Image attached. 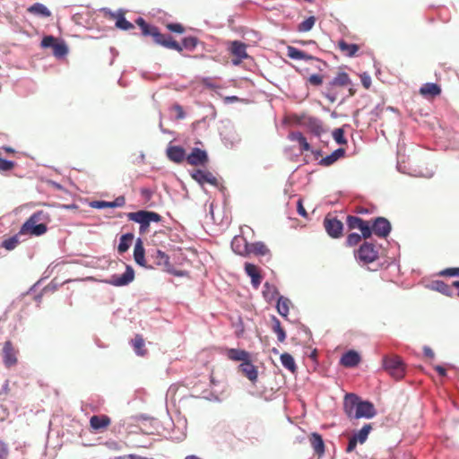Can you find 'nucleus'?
Returning <instances> with one entry per match:
<instances>
[{
    "mask_svg": "<svg viewBox=\"0 0 459 459\" xmlns=\"http://www.w3.org/2000/svg\"><path fill=\"white\" fill-rule=\"evenodd\" d=\"M3 361L6 368H12L18 362V351L14 348L11 341H6L3 347Z\"/></svg>",
    "mask_w": 459,
    "mask_h": 459,
    "instance_id": "11",
    "label": "nucleus"
},
{
    "mask_svg": "<svg viewBox=\"0 0 459 459\" xmlns=\"http://www.w3.org/2000/svg\"><path fill=\"white\" fill-rule=\"evenodd\" d=\"M309 442L313 447L315 453L318 456H322L325 454V443L321 435L317 433H312L309 436Z\"/></svg>",
    "mask_w": 459,
    "mask_h": 459,
    "instance_id": "27",
    "label": "nucleus"
},
{
    "mask_svg": "<svg viewBox=\"0 0 459 459\" xmlns=\"http://www.w3.org/2000/svg\"><path fill=\"white\" fill-rule=\"evenodd\" d=\"M358 442L359 441L356 439V437L354 436L351 437L350 438V440H349V443H348V446H347V448H346V452L347 453L352 452L355 449Z\"/></svg>",
    "mask_w": 459,
    "mask_h": 459,
    "instance_id": "55",
    "label": "nucleus"
},
{
    "mask_svg": "<svg viewBox=\"0 0 459 459\" xmlns=\"http://www.w3.org/2000/svg\"><path fill=\"white\" fill-rule=\"evenodd\" d=\"M452 286L453 287H455L458 289V292H457V295L459 296V281H455L453 283H452Z\"/></svg>",
    "mask_w": 459,
    "mask_h": 459,
    "instance_id": "62",
    "label": "nucleus"
},
{
    "mask_svg": "<svg viewBox=\"0 0 459 459\" xmlns=\"http://www.w3.org/2000/svg\"><path fill=\"white\" fill-rule=\"evenodd\" d=\"M324 227L333 238H339L342 236L343 224L334 217L326 216L324 220Z\"/></svg>",
    "mask_w": 459,
    "mask_h": 459,
    "instance_id": "9",
    "label": "nucleus"
},
{
    "mask_svg": "<svg viewBox=\"0 0 459 459\" xmlns=\"http://www.w3.org/2000/svg\"><path fill=\"white\" fill-rule=\"evenodd\" d=\"M360 362V356L355 351L345 352L341 358V364L346 368H353Z\"/></svg>",
    "mask_w": 459,
    "mask_h": 459,
    "instance_id": "24",
    "label": "nucleus"
},
{
    "mask_svg": "<svg viewBox=\"0 0 459 459\" xmlns=\"http://www.w3.org/2000/svg\"><path fill=\"white\" fill-rule=\"evenodd\" d=\"M355 257L364 264H370L377 259L378 251L373 244L365 242L355 252Z\"/></svg>",
    "mask_w": 459,
    "mask_h": 459,
    "instance_id": "6",
    "label": "nucleus"
},
{
    "mask_svg": "<svg viewBox=\"0 0 459 459\" xmlns=\"http://www.w3.org/2000/svg\"><path fill=\"white\" fill-rule=\"evenodd\" d=\"M173 109L176 111L177 118H178V119L184 118L185 112H184L183 108L180 105H178V104L174 105Z\"/></svg>",
    "mask_w": 459,
    "mask_h": 459,
    "instance_id": "56",
    "label": "nucleus"
},
{
    "mask_svg": "<svg viewBox=\"0 0 459 459\" xmlns=\"http://www.w3.org/2000/svg\"><path fill=\"white\" fill-rule=\"evenodd\" d=\"M19 243V238L17 235H15L4 239L2 243V247H4L6 250L11 251L13 250L18 246Z\"/></svg>",
    "mask_w": 459,
    "mask_h": 459,
    "instance_id": "42",
    "label": "nucleus"
},
{
    "mask_svg": "<svg viewBox=\"0 0 459 459\" xmlns=\"http://www.w3.org/2000/svg\"><path fill=\"white\" fill-rule=\"evenodd\" d=\"M152 259H153V263L158 266H162L165 271H170V262L169 257L167 254L160 250H156L153 255H151Z\"/></svg>",
    "mask_w": 459,
    "mask_h": 459,
    "instance_id": "25",
    "label": "nucleus"
},
{
    "mask_svg": "<svg viewBox=\"0 0 459 459\" xmlns=\"http://www.w3.org/2000/svg\"><path fill=\"white\" fill-rule=\"evenodd\" d=\"M371 425L370 424H366L362 427V429L359 431V433H357L356 435H354V437H356V439L359 442V443H364L367 438H368V436L371 430Z\"/></svg>",
    "mask_w": 459,
    "mask_h": 459,
    "instance_id": "41",
    "label": "nucleus"
},
{
    "mask_svg": "<svg viewBox=\"0 0 459 459\" xmlns=\"http://www.w3.org/2000/svg\"><path fill=\"white\" fill-rule=\"evenodd\" d=\"M134 279V269L126 265V272L121 274H113L109 277L108 280H107V282L110 285L120 287V286H126L132 282Z\"/></svg>",
    "mask_w": 459,
    "mask_h": 459,
    "instance_id": "10",
    "label": "nucleus"
},
{
    "mask_svg": "<svg viewBox=\"0 0 459 459\" xmlns=\"http://www.w3.org/2000/svg\"><path fill=\"white\" fill-rule=\"evenodd\" d=\"M442 276H459V268H446L440 272Z\"/></svg>",
    "mask_w": 459,
    "mask_h": 459,
    "instance_id": "53",
    "label": "nucleus"
},
{
    "mask_svg": "<svg viewBox=\"0 0 459 459\" xmlns=\"http://www.w3.org/2000/svg\"><path fill=\"white\" fill-rule=\"evenodd\" d=\"M333 137L335 140V142L339 144H345L347 143L344 137V131L342 128H336L333 132Z\"/></svg>",
    "mask_w": 459,
    "mask_h": 459,
    "instance_id": "46",
    "label": "nucleus"
},
{
    "mask_svg": "<svg viewBox=\"0 0 459 459\" xmlns=\"http://www.w3.org/2000/svg\"><path fill=\"white\" fill-rule=\"evenodd\" d=\"M231 246L234 252L241 255H247L249 254L264 255L269 252V249L264 243L256 242L248 245L246 239L242 237L234 238Z\"/></svg>",
    "mask_w": 459,
    "mask_h": 459,
    "instance_id": "2",
    "label": "nucleus"
},
{
    "mask_svg": "<svg viewBox=\"0 0 459 459\" xmlns=\"http://www.w3.org/2000/svg\"><path fill=\"white\" fill-rule=\"evenodd\" d=\"M166 28L169 31L178 33V34H182L185 32V28L180 23H168V24H166Z\"/></svg>",
    "mask_w": 459,
    "mask_h": 459,
    "instance_id": "48",
    "label": "nucleus"
},
{
    "mask_svg": "<svg viewBox=\"0 0 459 459\" xmlns=\"http://www.w3.org/2000/svg\"><path fill=\"white\" fill-rule=\"evenodd\" d=\"M290 305L291 302L289 299L281 296L277 301V310L279 314L281 316L286 317L289 314Z\"/></svg>",
    "mask_w": 459,
    "mask_h": 459,
    "instance_id": "34",
    "label": "nucleus"
},
{
    "mask_svg": "<svg viewBox=\"0 0 459 459\" xmlns=\"http://www.w3.org/2000/svg\"><path fill=\"white\" fill-rule=\"evenodd\" d=\"M127 218L140 224V233L148 231L152 221L160 222L161 221V216L159 213L150 211L129 212Z\"/></svg>",
    "mask_w": 459,
    "mask_h": 459,
    "instance_id": "4",
    "label": "nucleus"
},
{
    "mask_svg": "<svg viewBox=\"0 0 459 459\" xmlns=\"http://www.w3.org/2000/svg\"><path fill=\"white\" fill-rule=\"evenodd\" d=\"M245 272L251 278L252 285L256 289L262 281V276L258 267L253 264H245Z\"/></svg>",
    "mask_w": 459,
    "mask_h": 459,
    "instance_id": "20",
    "label": "nucleus"
},
{
    "mask_svg": "<svg viewBox=\"0 0 459 459\" xmlns=\"http://www.w3.org/2000/svg\"><path fill=\"white\" fill-rule=\"evenodd\" d=\"M361 238L363 237L358 233H351L347 236L346 244L349 247L356 246L360 242Z\"/></svg>",
    "mask_w": 459,
    "mask_h": 459,
    "instance_id": "47",
    "label": "nucleus"
},
{
    "mask_svg": "<svg viewBox=\"0 0 459 459\" xmlns=\"http://www.w3.org/2000/svg\"><path fill=\"white\" fill-rule=\"evenodd\" d=\"M126 204V199L124 196L117 197L113 202H106V201H93L91 203V207L95 209H104V208H115V207H122Z\"/></svg>",
    "mask_w": 459,
    "mask_h": 459,
    "instance_id": "21",
    "label": "nucleus"
},
{
    "mask_svg": "<svg viewBox=\"0 0 459 459\" xmlns=\"http://www.w3.org/2000/svg\"><path fill=\"white\" fill-rule=\"evenodd\" d=\"M298 212L299 215L303 216V217H307V213L302 204V201L301 200H299L298 201Z\"/></svg>",
    "mask_w": 459,
    "mask_h": 459,
    "instance_id": "57",
    "label": "nucleus"
},
{
    "mask_svg": "<svg viewBox=\"0 0 459 459\" xmlns=\"http://www.w3.org/2000/svg\"><path fill=\"white\" fill-rule=\"evenodd\" d=\"M15 162L4 160L0 157V172L11 171L14 169Z\"/></svg>",
    "mask_w": 459,
    "mask_h": 459,
    "instance_id": "45",
    "label": "nucleus"
},
{
    "mask_svg": "<svg viewBox=\"0 0 459 459\" xmlns=\"http://www.w3.org/2000/svg\"><path fill=\"white\" fill-rule=\"evenodd\" d=\"M264 288H266L268 290H270L272 289V290H273V292H275V289H274V287L271 286L268 282H266V283L264 284Z\"/></svg>",
    "mask_w": 459,
    "mask_h": 459,
    "instance_id": "61",
    "label": "nucleus"
},
{
    "mask_svg": "<svg viewBox=\"0 0 459 459\" xmlns=\"http://www.w3.org/2000/svg\"><path fill=\"white\" fill-rule=\"evenodd\" d=\"M362 400L355 394H347L343 401V410L349 419L353 420L359 411V405Z\"/></svg>",
    "mask_w": 459,
    "mask_h": 459,
    "instance_id": "8",
    "label": "nucleus"
},
{
    "mask_svg": "<svg viewBox=\"0 0 459 459\" xmlns=\"http://www.w3.org/2000/svg\"><path fill=\"white\" fill-rule=\"evenodd\" d=\"M424 354H425V356L431 358V359L434 358V356H435L434 351L429 347L424 348Z\"/></svg>",
    "mask_w": 459,
    "mask_h": 459,
    "instance_id": "59",
    "label": "nucleus"
},
{
    "mask_svg": "<svg viewBox=\"0 0 459 459\" xmlns=\"http://www.w3.org/2000/svg\"><path fill=\"white\" fill-rule=\"evenodd\" d=\"M355 93H356V90H355V89H353L352 87H351V88L349 89V95H350V96H353Z\"/></svg>",
    "mask_w": 459,
    "mask_h": 459,
    "instance_id": "63",
    "label": "nucleus"
},
{
    "mask_svg": "<svg viewBox=\"0 0 459 459\" xmlns=\"http://www.w3.org/2000/svg\"><path fill=\"white\" fill-rule=\"evenodd\" d=\"M290 139L293 142H297L302 152L310 150L309 143H307L306 137L301 133L292 132L290 134Z\"/></svg>",
    "mask_w": 459,
    "mask_h": 459,
    "instance_id": "32",
    "label": "nucleus"
},
{
    "mask_svg": "<svg viewBox=\"0 0 459 459\" xmlns=\"http://www.w3.org/2000/svg\"><path fill=\"white\" fill-rule=\"evenodd\" d=\"M135 22L141 28L143 36H152L156 44L164 48L182 52L183 48L194 50L197 46L198 39L195 37H186L179 44L171 36L162 34L157 27L148 24L142 17L136 19Z\"/></svg>",
    "mask_w": 459,
    "mask_h": 459,
    "instance_id": "1",
    "label": "nucleus"
},
{
    "mask_svg": "<svg viewBox=\"0 0 459 459\" xmlns=\"http://www.w3.org/2000/svg\"><path fill=\"white\" fill-rule=\"evenodd\" d=\"M360 81L366 89H369L371 86V77L367 73L360 74Z\"/></svg>",
    "mask_w": 459,
    "mask_h": 459,
    "instance_id": "54",
    "label": "nucleus"
},
{
    "mask_svg": "<svg viewBox=\"0 0 459 459\" xmlns=\"http://www.w3.org/2000/svg\"><path fill=\"white\" fill-rule=\"evenodd\" d=\"M57 39L53 36H46L43 38L41 41L42 48H54L55 44L56 43Z\"/></svg>",
    "mask_w": 459,
    "mask_h": 459,
    "instance_id": "49",
    "label": "nucleus"
},
{
    "mask_svg": "<svg viewBox=\"0 0 459 459\" xmlns=\"http://www.w3.org/2000/svg\"><path fill=\"white\" fill-rule=\"evenodd\" d=\"M230 52L234 56V58L232 59V64L235 65H238L243 59L248 57L246 44L241 43L239 41H233L231 43Z\"/></svg>",
    "mask_w": 459,
    "mask_h": 459,
    "instance_id": "14",
    "label": "nucleus"
},
{
    "mask_svg": "<svg viewBox=\"0 0 459 459\" xmlns=\"http://www.w3.org/2000/svg\"><path fill=\"white\" fill-rule=\"evenodd\" d=\"M225 354L230 360L241 361V363L250 357L247 351L234 348L227 349Z\"/></svg>",
    "mask_w": 459,
    "mask_h": 459,
    "instance_id": "26",
    "label": "nucleus"
},
{
    "mask_svg": "<svg viewBox=\"0 0 459 459\" xmlns=\"http://www.w3.org/2000/svg\"><path fill=\"white\" fill-rule=\"evenodd\" d=\"M435 370L441 376V377H445L446 375V370L445 368H443L442 366H436L435 367Z\"/></svg>",
    "mask_w": 459,
    "mask_h": 459,
    "instance_id": "58",
    "label": "nucleus"
},
{
    "mask_svg": "<svg viewBox=\"0 0 459 459\" xmlns=\"http://www.w3.org/2000/svg\"><path fill=\"white\" fill-rule=\"evenodd\" d=\"M167 156L170 160L176 163H181L183 160H186V152L180 146H169L167 149Z\"/></svg>",
    "mask_w": 459,
    "mask_h": 459,
    "instance_id": "23",
    "label": "nucleus"
},
{
    "mask_svg": "<svg viewBox=\"0 0 459 459\" xmlns=\"http://www.w3.org/2000/svg\"><path fill=\"white\" fill-rule=\"evenodd\" d=\"M420 93L424 97H436L441 93V88L437 83L428 82L420 87Z\"/></svg>",
    "mask_w": 459,
    "mask_h": 459,
    "instance_id": "28",
    "label": "nucleus"
},
{
    "mask_svg": "<svg viewBox=\"0 0 459 459\" xmlns=\"http://www.w3.org/2000/svg\"><path fill=\"white\" fill-rule=\"evenodd\" d=\"M344 152L345 151L343 149H337L330 155H327L326 157L323 158L320 160V164L323 166H330L333 164L338 159L342 157L344 155Z\"/></svg>",
    "mask_w": 459,
    "mask_h": 459,
    "instance_id": "33",
    "label": "nucleus"
},
{
    "mask_svg": "<svg viewBox=\"0 0 459 459\" xmlns=\"http://www.w3.org/2000/svg\"><path fill=\"white\" fill-rule=\"evenodd\" d=\"M432 287L434 290H436L445 295L450 296L452 294L453 286H449V285L446 284L445 282H443L442 281H433Z\"/></svg>",
    "mask_w": 459,
    "mask_h": 459,
    "instance_id": "39",
    "label": "nucleus"
},
{
    "mask_svg": "<svg viewBox=\"0 0 459 459\" xmlns=\"http://www.w3.org/2000/svg\"><path fill=\"white\" fill-rule=\"evenodd\" d=\"M273 330L277 334L278 341L283 342L286 339V333L281 325V322L275 316L273 317Z\"/></svg>",
    "mask_w": 459,
    "mask_h": 459,
    "instance_id": "38",
    "label": "nucleus"
},
{
    "mask_svg": "<svg viewBox=\"0 0 459 459\" xmlns=\"http://www.w3.org/2000/svg\"><path fill=\"white\" fill-rule=\"evenodd\" d=\"M3 149L7 153H13L14 152V150L12 147H9V146H4V147H3Z\"/></svg>",
    "mask_w": 459,
    "mask_h": 459,
    "instance_id": "60",
    "label": "nucleus"
},
{
    "mask_svg": "<svg viewBox=\"0 0 459 459\" xmlns=\"http://www.w3.org/2000/svg\"><path fill=\"white\" fill-rule=\"evenodd\" d=\"M45 217L43 211L34 212L22 226L19 234L25 235L30 234L32 236H41L47 232V225L45 223H39Z\"/></svg>",
    "mask_w": 459,
    "mask_h": 459,
    "instance_id": "3",
    "label": "nucleus"
},
{
    "mask_svg": "<svg viewBox=\"0 0 459 459\" xmlns=\"http://www.w3.org/2000/svg\"><path fill=\"white\" fill-rule=\"evenodd\" d=\"M111 423L108 415H93L90 419V427L95 431L106 429Z\"/></svg>",
    "mask_w": 459,
    "mask_h": 459,
    "instance_id": "18",
    "label": "nucleus"
},
{
    "mask_svg": "<svg viewBox=\"0 0 459 459\" xmlns=\"http://www.w3.org/2000/svg\"><path fill=\"white\" fill-rule=\"evenodd\" d=\"M134 258L136 264L145 266V251L143 241L138 238L134 248Z\"/></svg>",
    "mask_w": 459,
    "mask_h": 459,
    "instance_id": "29",
    "label": "nucleus"
},
{
    "mask_svg": "<svg viewBox=\"0 0 459 459\" xmlns=\"http://www.w3.org/2000/svg\"><path fill=\"white\" fill-rule=\"evenodd\" d=\"M116 27L123 30H130L134 28V24L125 18V13L117 18Z\"/></svg>",
    "mask_w": 459,
    "mask_h": 459,
    "instance_id": "43",
    "label": "nucleus"
},
{
    "mask_svg": "<svg viewBox=\"0 0 459 459\" xmlns=\"http://www.w3.org/2000/svg\"><path fill=\"white\" fill-rule=\"evenodd\" d=\"M287 56L291 58V59H295V60H312L314 59V56H312L311 55L302 51V50H299L294 47H291V46H289L287 48Z\"/></svg>",
    "mask_w": 459,
    "mask_h": 459,
    "instance_id": "30",
    "label": "nucleus"
},
{
    "mask_svg": "<svg viewBox=\"0 0 459 459\" xmlns=\"http://www.w3.org/2000/svg\"><path fill=\"white\" fill-rule=\"evenodd\" d=\"M68 53L67 46L63 41H56L53 48V54L56 57H63Z\"/></svg>",
    "mask_w": 459,
    "mask_h": 459,
    "instance_id": "40",
    "label": "nucleus"
},
{
    "mask_svg": "<svg viewBox=\"0 0 459 459\" xmlns=\"http://www.w3.org/2000/svg\"><path fill=\"white\" fill-rule=\"evenodd\" d=\"M191 176L195 181H197L201 185L208 183L212 186H218V179L212 173L209 171L196 169L191 174Z\"/></svg>",
    "mask_w": 459,
    "mask_h": 459,
    "instance_id": "17",
    "label": "nucleus"
},
{
    "mask_svg": "<svg viewBox=\"0 0 459 459\" xmlns=\"http://www.w3.org/2000/svg\"><path fill=\"white\" fill-rule=\"evenodd\" d=\"M238 370L251 382H255L257 380V368L252 364L250 357L238 366Z\"/></svg>",
    "mask_w": 459,
    "mask_h": 459,
    "instance_id": "16",
    "label": "nucleus"
},
{
    "mask_svg": "<svg viewBox=\"0 0 459 459\" xmlns=\"http://www.w3.org/2000/svg\"><path fill=\"white\" fill-rule=\"evenodd\" d=\"M337 47H338L339 50L342 52V54H343L344 56H346L348 57L356 56L358 51L360 48L359 45L350 44L343 39H341L338 41Z\"/></svg>",
    "mask_w": 459,
    "mask_h": 459,
    "instance_id": "22",
    "label": "nucleus"
},
{
    "mask_svg": "<svg viewBox=\"0 0 459 459\" xmlns=\"http://www.w3.org/2000/svg\"><path fill=\"white\" fill-rule=\"evenodd\" d=\"M134 235L132 233H126L121 236L117 251L120 254L126 252L133 241Z\"/></svg>",
    "mask_w": 459,
    "mask_h": 459,
    "instance_id": "35",
    "label": "nucleus"
},
{
    "mask_svg": "<svg viewBox=\"0 0 459 459\" xmlns=\"http://www.w3.org/2000/svg\"><path fill=\"white\" fill-rule=\"evenodd\" d=\"M103 12L106 17H108L111 20H115L116 22L117 21V18L119 16H123V14L125 13L124 11L122 10H119L117 13H113L109 10L104 9Z\"/></svg>",
    "mask_w": 459,
    "mask_h": 459,
    "instance_id": "51",
    "label": "nucleus"
},
{
    "mask_svg": "<svg viewBox=\"0 0 459 459\" xmlns=\"http://www.w3.org/2000/svg\"><path fill=\"white\" fill-rule=\"evenodd\" d=\"M372 233L380 238H386L391 231L389 221L384 217L376 218L370 224Z\"/></svg>",
    "mask_w": 459,
    "mask_h": 459,
    "instance_id": "12",
    "label": "nucleus"
},
{
    "mask_svg": "<svg viewBox=\"0 0 459 459\" xmlns=\"http://www.w3.org/2000/svg\"><path fill=\"white\" fill-rule=\"evenodd\" d=\"M208 161V155L205 151L194 148L186 156V162L192 166L204 165Z\"/></svg>",
    "mask_w": 459,
    "mask_h": 459,
    "instance_id": "15",
    "label": "nucleus"
},
{
    "mask_svg": "<svg viewBox=\"0 0 459 459\" xmlns=\"http://www.w3.org/2000/svg\"><path fill=\"white\" fill-rule=\"evenodd\" d=\"M383 362L385 369L395 379H401L404 376V365L400 357H385Z\"/></svg>",
    "mask_w": 459,
    "mask_h": 459,
    "instance_id": "5",
    "label": "nucleus"
},
{
    "mask_svg": "<svg viewBox=\"0 0 459 459\" xmlns=\"http://www.w3.org/2000/svg\"><path fill=\"white\" fill-rule=\"evenodd\" d=\"M132 344L137 355L144 356L146 354V350L144 349L145 343L142 335L136 334L132 341Z\"/></svg>",
    "mask_w": 459,
    "mask_h": 459,
    "instance_id": "37",
    "label": "nucleus"
},
{
    "mask_svg": "<svg viewBox=\"0 0 459 459\" xmlns=\"http://www.w3.org/2000/svg\"><path fill=\"white\" fill-rule=\"evenodd\" d=\"M281 362L282 366L285 368H287L288 370H290L291 373L296 372L297 366H296L293 357L290 354H289L287 352L282 353L281 355Z\"/></svg>",
    "mask_w": 459,
    "mask_h": 459,
    "instance_id": "36",
    "label": "nucleus"
},
{
    "mask_svg": "<svg viewBox=\"0 0 459 459\" xmlns=\"http://www.w3.org/2000/svg\"><path fill=\"white\" fill-rule=\"evenodd\" d=\"M27 11L34 15L41 16V17H49L51 15V12L42 4L36 3L30 6Z\"/></svg>",
    "mask_w": 459,
    "mask_h": 459,
    "instance_id": "31",
    "label": "nucleus"
},
{
    "mask_svg": "<svg viewBox=\"0 0 459 459\" xmlns=\"http://www.w3.org/2000/svg\"><path fill=\"white\" fill-rule=\"evenodd\" d=\"M347 226L350 230H359L363 238H368L372 235L370 222L362 220L359 217L349 215L346 219Z\"/></svg>",
    "mask_w": 459,
    "mask_h": 459,
    "instance_id": "7",
    "label": "nucleus"
},
{
    "mask_svg": "<svg viewBox=\"0 0 459 459\" xmlns=\"http://www.w3.org/2000/svg\"><path fill=\"white\" fill-rule=\"evenodd\" d=\"M377 415V411L374 407V404L368 401H362L360 405H359V411L356 412L354 419H371Z\"/></svg>",
    "mask_w": 459,
    "mask_h": 459,
    "instance_id": "19",
    "label": "nucleus"
},
{
    "mask_svg": "<svg viewBox=\"0 0 459 459\" xmlns=\"http://www.w3.org/2000/svg\"><path fill=\"white\" fill-rule=\"evenodd\" d=\"M307 82L314 86H319L323 83V76L320 74H312L307 78Z\"/></svg>",
    "mask_w": 459,
    "mask_h": 459,
    "instance_id": "50",
    "label": "nucleus"
},
{
    "mask_svg": "<svg viewBox=\"0 0 459 459\" xmlns=\"http://www.w3.org/2000/svg\"><path fill=\"white\" fill-rule=\"evenodd\" d=\"M185 459H201L196 455H187Z\"/></svg>",
    "mask_w": 459,
    "mask_h": 459,
    "instance_id": "64",
    "label": "nucleus"
},
{
    "mask_svg": "<svg viewBox=\"0 0 459 459\" xmlns=\"http://www.w3.org/2000/svg\"><path fill=\"white\" fill-rule=\"evenodd\" d=\"M351 84V79L347 73L339 72L336 76L333 79L332 82H329L327 86V91L329 93L326 97L332 101H335L336 98L334 96H331L330 93L334 86L344 87Z\"/></svg>",
    "mask_w": 459,
    "mask_h": 459,
    "instance_id": "13",
    "label": "nucleus"
},
{
    "mask_svg": "<svg viewBox=\"0 0 459 459\" xmlns=\"http://www.w3.org/2000/svg\"><path fill=\"white\" fill-rule=\"evenodd\" d=\"M8 455L9 449L7 444L0 440V459H7Z\"/></svg>",
    "mask_w": 459,
    "mask_h": 459,
    "instance_id": "52",
    "label": "nucleus"
},
{
    "mask_svg": "<svg viewBox=\"0 0 459 459\" xmlns=\"http://www.w3.org/2000/svg\"><path fill=\"white\" fill-rule=\"evenodd\" d=\"M316 19L314 16H310L303 21L299 25V31L307 32L309 31L315 25Z\"/></svg>",
    "mask_w": 459,
    "mask_h": 459,
    "instance_id": "44",
    "label": "nucleus"
}]
</instances>
